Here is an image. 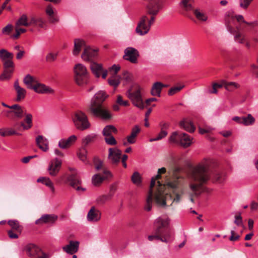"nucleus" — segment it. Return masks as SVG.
Masks as SVG:
<instances>
[{
  "mask_svg": "<svg viewBox=\"0 0 258 258\" xmlns=\"http://www.w3.org/2000/svg\"><path fill=\"white\" fill-rule=\"evenodd\" d=\"M132 182L138 186L141 183V177L137 172H135L132 176Z\"/></svg>",
  "mask_w": 258,
  "mask_h": 258,
  "instance_id": "864d4df0",
  "label": "nucleus"
},
{
  "mask_svg": "<svg viewBox=\"0 0 258 258\" xmlns=\"http://www.w3.org/2000/svg\"><path fill=\"white\" fill-rule=\"evenodd\" d=\"M96 138L95 135H88L82 139V146L86 147L89 144L93 143Z\"/></svg>",
  "mask_w": 258,
  "mask_h": 258,
  "instance_id": "8fccbe9b",
  "label": "nucleus"
},
{
  "mask_svg": "<svg viewBox=\"0 0 258 258\" xmlns=\"http://www.w3.org/2000/svg\"><path fill=\"white\" fill-rule=\"evenodd\" d=\"M240 86V85L236 82H227L225 80H222L219 84L215 83L213 84V90L211 93L214 94L217 93V89L222 87H224L226 90L232 92L235 89L239 88Z\"/></svg>",
  "mask_w": 258,
  "mask_h": 258,
  "instance_id": "9b49d317",
  "label": "nucleus"
},
{
  "mask_svg": "<svg viewBox=\"0 0 258 258\" xmlns=\"http://www.w3.org/2000/svg\"><path fill=\"white\" fill-rule=\"evenodd\" d=\"M184 87V86L182 85L180 86H175L172 87L168 91V94L170 96L173 95L176 93L179 92L182 88H183Z\"/></svg>",
  "mask_w": 258,
  "mask_h": 258,
  "instance_id": "4d7b16f0",
  "label": "nucleus"
},
{
  "mask_svg": "<svg viewBox=\"0 0 258 258\" xmlns=\"http://www.w3.org/2000/svg\"><path fill=\"white\" fill-rule=\"evenodd\" d=\"M126 95L135 106L142 109H144L146 106L150 105L151 102L157 100L156 98H151L147 99L144 103L142 98L141 89L140 88L136 89L133 92L128 90Z\"/></svg>",
  "mask_w": 258,
  "mask_h": 258,
  "instance_id": "423d86ee",
  "label": "nucleus"
},
{
  "mask_svg": "<svg viewBox=\"0 0 258 258\" xmlns=\"http://www.w3.org/2000/svg\"><path fill=\"white\" fill-rule=\"evenodd\" d=\"M180 127L184 129L186 131L192 133L195 130V126L192 122L188 119H183L179 122Z\"/></svg>",
  "mask_w": 258,
  "mask_h": 258,
  "instance_id": "e433bc0d",
  "label": "nucleus"
},
{
  "mask_svg": "<svg viewBox=\"0 0 258 258\" xmlns=\"http://www.w3.org/2000/svg\"><path fill=\"white\" fill-rule=\"evenodd\" d=\"M93 163L95 167L96 170L99 172V173H102L106 177L111 176L110 172L106 170L103 166L102 161H101L98 158H94L93 160Z\"/></svg>",
  "mask_w": 258,
  "mask_h": 258,
  "instance_id": "bb28decb",
  "label": "nucleus"
},
{
  "mask_svg": "<svg viewBox=\"0 0 258 258\" xmlns=\"http://www.w3.org/2000/svg\"><path fill=\"white\" fill-rule=\"evenodd\" d=\"M209 169L207 165L198 164L188 174L189 200L194 202V197H199L203 191L204 185L210 180Z\"/></svg>",
  "mask_w": 258,
  "mask_h": 258,
  "instance_id": "f03ea898",
  "label": "nucleus"
},
{
  "mask_svg": "<svg viewBox=\"0 0 258 258\" xmlns=\"http://www.w3.org/2000/svg\"><path fill=\"white\" fill-rule=\"evenodd\" d=\"M13 54L9 52L5 49L0 50V58L3 62L4 67H14V63L12 61Z\"/></svg>",
  "mask_w": 258,
  "mask_h": 258,
  "instance_id": "a211bd4d",
  "label": "nucleus"
},
{
  "mask_svg": "<svg viewBox=\"0 0 258 258\" xmlns=\"http://www.w3.org/2000/svg\"><path fill=\"white\" fill-rule=\"evenodd\" d=\"M148 238L150 241L157 239L167 243L172 241V234L166 227H158L155 230L154 234L148 236Z\"/></svg>",
  "mask_w": 258,
  "mask_h": 258,
  "instance_id": "1a4fd4ad",
  "label": "nucleus"
},
{
  "mask_svg": "<svg viewBox=\"0 0 258 258\" xmlns=\"http://www.w3.org/2000/svg\"><path fill=\"white\" fill-rule=\"evenodd\" d=\"M157 226H168L170 224V220L168 218H159L156 221Z\"/></svg>",
  "mask_w": 258,
  "mask_h": 258,
  "instance_id": "5fc2aeb1",
  "label": "nucleus"
},
{
  "mask_svg": "<svg viewBox=\"0 0 258 258\" xmlns=\"http://www.w3.org/2000/svg\"><path fill=\"white\" fill-rule=\"evenodd\" d=\"M9 225V226H19L20 223L17 220L2 221L0 222V225Z\"/></svg>",
  "mask_w": 258,
  "mask_h": 258,
  "instance_id": "13d9d810",
  "label": "nucleus"
},
{
  "mask_svg": "<svg viewBox=\"0 0 258 258\" xmlns=\"http://www.w3.org/2000/svg\"><path fill=\"white\" fill-rule=\"evenodd\" d=\"M69 170L71 172V174L68 176L67 178V182H68L72 187L76 188L77 190H82L84 191V188L79 186L76 187L77 185L81 183V181L77 176L75 169L72 168H69Z\"/></svg>",
  "mask_w": 258,
  "mask_h": 258,
  "instance_id": "dca6fc26",
  "label": "nucleus"
},
{
  "mask_svg": "<svg viewBox=\"0 0 258 258\" xmlns=\"http://www.w3.org/2000/svg\"><path fill=\"white\" fill-rule=\"evenodd\" d=\"M166 86L161 82H155L152 86L151 93L153 96H160L161 92L164 87Z\"/></svg>",
  "mask_w": 258,
  "mask_h": 258,
  "instance_id": "f704fd0d",
  "label": "nucleus"
},
{
  "mask_svg": "<svg viewBox=\"0 0 258 258\" xmlns=\"http://www.w3.org/2000/svg\"><path fill=\"white\" fill-rule=\"evenodd\" d=\"M251 68L252 73L258 78V66L252 64L251 65Z\"/></svg>",
  "mask_w": 258,
  "mask_h": 258,
  "instance_id": "774afa93",
  "label": "nucleus"
},
{
  "mask_svg": "<svg viewBox=\"0 0 258 258\" xmlns=\"http://www.w3.org/2000/svg\"><path fill=\"white\" fill-rule=\"evenodd\" d=\"M36 92L38 93L44 94V93H52L53 90L50 88L45 86L44 84L37 83L35 85L33 89Z\"/></svg>",
  "mask_w": 258,
  "mask_h": 258,
  "instance_id": "72a5a7b5",
  "label": "nucleus"
},
{
  "mask_svg": "<svg viewBox=\"0 0 258 258\" xmlns=\"http://www.w3.org/2000/svg\"><path fill=\"white\" fill-rule=\"evenodd\" d=\"M166 172L165 167L160 168L158 170L157 175L151 179L145 207L148 211L152 209L153 200L159 206L164 208L176 205L182 199L186 184L185 178L182 176H176L166 184H162L159 181H157L161 178V174Z\"/></svg>",
  "mask_w": 258,
  "mask_h": 258,
  "instance_id": "f257e3e1",
  "label": "nucleus"
},
{
  "mask_svg": "<svg viewBox=\"0 0 258 258\" xmlns=\"http://www.w3.org/2000/svg\"><path fill=\"white\" fill-rule=\"evenodd\" d=\"M30 25V18L28 20L25 15H22L16 23V26H29Z\"/></svg>",
  "mask_w": 258,
  "mask_h": 258,
  "instance_id": "49530a36",
  "label": "nucleus"
},
{
  "mask_svg": "<svg viewBox=\"0 0 258 258\" xmlns=\"http://www.w3.org/2000/svg\"><path fill=\"white\" fill-rule=\"evenodd\" d=\"M14 88L16 93V100L20 101L25 98L26 95V90L25 89L21 87L19 85L18 80H16L14 84Z\"/></svg>",
  "mask_w": 258,
  "mask_h": 258,
  "instance_id": "cd10ccee",
  "label": "nucleus"
},
{
  "mask_svg": "<svg viewBox=\"0 0 258 258\" xmlns=\"http://www.w3.org/2000/svg\"><path fill=\"white\" fill-rule=\"evenodd\" d=\"M116 103L118 105L124 106H127L130 105L128 101L127 100H123L122 97L121 95L117 96Z\"/></svg>",
  "mask_w": 258,
  "mask_h": 258,
  "instance_id": "bf43d9fd",
  "label": "nucleus"
},
{
  "mask_svg": "<svg viewBox=\"0 0 258 258\" xmlns=\"http://www.w3.org/2000/svg\"><path fill=\"white\" fill-rule=\"evenodd\" d=\"M16 129L12 127L3 128L0 129V135L2 137H6L12 135H20L18 132V126L14 125Z\"/></svg>",
  "mask_w": 258,
  "mask_h": 258,
  "instance_id": "c9c22d12",
  "label": "nucleus"
},
{
  "mask_svg": "<svg viewBox=\"0 0 258 258\" xmlns=\"http://www.w3.org/2000/svg\"><path fill=\"white\" fill-rule=\"evenodd\" d=\"M13 28L12 25L9 24L3 29L2 32L4 34H9L12 31Z\"/></svg>",
  "mask_w": 258,
  "mask_h": 258,
  "instance_id": "69168bd1",
  "label": "nucleus"
},
{
  "mask_svg": "<svg viewBox=\"0 0 258 258\" xmlns=\"http://www.w3.org/2000/svg\"><path fill=\"white\" fill-rule=\"evenodd\" d=\"M77 140V137L76 135H72L67 139H61L58 142V146L62 149H66L69 148Z\"/></svg>",
  "mask_w": 258,
  "mask_h": 258,
  "instance_id": "c85d7f7f",
  "label": "nucleus"
},
{
  "mask_svg": "<svg viewBox=\"0 0 258 258\" xmlns=\"http://www.w3.org/2000/svg\"><path fill=\"white\" fill-rule=\"evenodd\" d=\"M200 164H204L208 165L209 169L210 172V179L212 177V179L214 182L218 183H222L226 179V174L225 172L222 170H216L212 172L210 168V163L208 161H206L204 163H200Z\"/></svg>",
  "mask_w": 258,
  "mask_h": 258,
  "instance_id": "ddd939ff",
  "label": "nucleus"
},
{
  "mask_svg": "<svg viewBox=\"0 0 258 258\" xmlns=\"http://www.w3.org/2000/svg\"><path fill=\"white\" fill-rule=\"evenodd\" d=\"M87 46L85 42L80 39H75L74 40V47L73 50V54L77 56L81 52L82 48L84 49L85 47Z\"/></svg>",
  "mask_w": 258,
  "mask_h": 258,
  "instance_id": "7c9ffc66",
  "label": "nucleus"
},
{
  "mask_svg": "<svg viewBox=\"0 0 258 258\" xmlns=\"http://www.w3.org/2000/svg\"><path fill=\"white\" fill-rule=\"evenodd\" d=\"M139 56L138 51L133 47H127L124 50L123 58L132 63H136L137 62V58Z\"/></svg>",
  "mask_w": 258,
  "mask_h": 258,
  "instance_id": "f3484780",
  "label": "nucleus"
},
{
  "mask_svg": "<svg viewBox=\"0 0 258 258\" xmlns=\"http://www.w3.org/2000/svg\"><path fill=\"white\" fill-rule=\"evenodd\" d=\"M117 129L112 125H106L103 130V135L105 137L112 136V134H117Z\"/></svg>",
  "mask_w": 258,
  "mask_h": 258,
  "instance_id": "37998d69",
  "label": "nucleus"
},
{
  "mask_svg": "<svg viewBox=\"0 0 258 258\" xmlns=\"http://www.w3.org/2000/svg\"><path fill=\"white\" fill-rule=\"evenodd\" d=\"M253 0H239L240 6L243 8L246 9Z\"/></svg>",
  "mask_w": 258,
  "mask_h": 258,
  "instance_id": "0e129e2a",
  "label": "nucleus"
},
{
  "mask_svg": "<svg viewBox=\"0 0 258 258\" xmlns=\"http://www.w3.org/2000/svg\"><path fill=\"white\" fill-rule=\"evenodd\" d=\"M74 79L79 86L86 84L88 81L89 73L86 68L81 63L76 64L74 68Z\"/></svg>",
  "mask_w": 258,
  "mask_h": 258,
  "instance_id": "0eeeda50",
  "label": "nucleus"
},
{
  "mask_svg": "<svg viewBox=\"0 0 258 258\" xmlns=\"http://www.w3.org/2000/svg\"><path fill=\"white\" fill-rule=\"evenodd\" d=\"M37 182H42L46 186L49 187L51 190L54 192V187L53 186V184L51 180L48 177H41L37 179Z\"/></svg>",
  "mask_w": 258,
  "mask_h": 258,
  "instance_id": "de8ad7c7",
  "label": "nucleus"
},
{
  "mask_svg": "<svg viewBox=\"0 0 258 258\" xmlns=\"http://www.w3.org/2000/svg\"><path fill=\"white\" fill-rule=\"evenodd\" d=\"M24 115L25 116V121L26 124L23 121L20 123H16L15 126H18L17 128L18 131H21V127H22L24 130H28L32 126V115L30 113H24Z\"/></svg>",
  "mask_w": 258,
  "mask_h": 258,
  "instance_id": "b1692460",
  "label": "nucleus"
},
{
  "mask_svg": "<svg viewBox=\"0 0 258 258\" xmlns=\"http://www.w3.org/2000/svg\"><path fill=\"white\" fill-rule=\"evenodd\" d=\"M196 18L201 22H206L208 20V16L206 13L200 9L196 8L192 11Z\"/></svg>",
  "mask_w": 258,
  "mask_h": 258,
  "instance_id": "ea45409f",
  "label": "nucleus"
},
{
  "mask_svg": "<svg viewBox=\"0 0 258 258\" xmlns=\"http://www.w3.org/2000/svg\"><path fill=\"white\" fill-rule=\"evenodd\" d=\"M104 140L106 144L109 145H115L117 144L116 141L113 136L105 137Z\"/></svg>",
  "mask_w": 258,
  "mask_h": 258,
  "instance_id": "052dcab7",
  "label": "nucleus"
},
{
  "mask_svg": "<svg viewBox=\"0 0 258 258\" xmlns=\"http://www.w3.org/2000/svg\"><path fill=\"white\" fill-rule=\"evenodd\" d=\"M45 12L50 23H54L58 21V19L55 16L53 9L50 5H49L47 7Z\"/></svg>",
  "mask_w": 258,
  "mask_h": 258,
  "instance_id": "58836bf2",
  "label": "nucleus"
},
{
  "mask_svg": "<svg viewBox=\"0 0 258 258\" xmlns=\"http://www.w3.org/2000/svg\"><path fill=\"white\" fill-rule=\"evenodd\" d=\"M121 80V77L117 75H112V76L108 80L110 85L116 88L119 84Z\"/></svg>",
  "mask_w": 258,
  "mask_h": 258,
  "instance_id": "09e8293b",
  "label": "nucleus"
},
{
  "mask_svg": "<svg viewBox=\"0 0 258 258\" xmlns=\"http://www.w3.org/2000/svg\"><path fill=\"white\" fill-rule=\"evenodd\" d=\"M22 228L23 227H12L8 231L9 237L13 239L18 238L22 231Z\"/></svg>",
  "mask_w": 258,
  "mask_h": 258,
  "instance_id": "a19ab883",
  "label": "nucleus"
},
{
  "mask_svg": "<svg viewBox=\"0 0 258 258\" xmlns=\"http://www.w3.org/2000/svg\"><path fill=\"white\" fill-rule=\"evenodd\" d=\"M23 251L27 256L34 257H37L40 254L41 249L35 244L28 243L24 247Z\"/></svg>",
  "mask_w": 258,
  "mask_h": 258,
  "instance_id": "2eb2a0df",
  "label": "nucleus"
},
{
  "mask_svg": "<svg viewBox=\"0 0 258 258\" xmlns=\"http://www.w3.org/2000/svg\"><path fill=\"white\" fill-rule=\"evenodd\" d=\"M97 55V51L92 49L90 47L87 46L85 47L84 50L81 55V57L85 61H91L96 57Z\"/></svg>",
  "mask_w": 258,
  "mask_h": 258,
  "instance_id": "5701e85b",
  "label": "nucleus"
},
{
  "mask_svg": "<svg viewBox=\"0 0 258 258\" xmlns=\"http://www.w3.org/2000/svg\"><path fill=\"white\" fill-rule=\"evenodd\" d=\"M57 219V216L54 214H44L36 221L35 224L37 225L44 224H53Z\"/></svg>",
  "mask_w": 258,
  "mask_h": 258,
  "instance_id": "412c9836",
  "label": "nucleus"
},
{
  "mask_svg": "<svg viewBox=\"0 0 258 258\" xmlns=\"http://www.w3.org/2000/svg\"><path fill=\"white\" fill-rule=\"evenodd\" d=\"M79 242L77 241H70L69 244L63 246L62 249L66 252L73 254L77 252L79 249Z\"/></svg>",
  "mask_w": 258,
  "mask_h": 258,
  "instance_id": "c756f323",
  "label": "nucleus"
},
{
  "mask_svg": "<svg viewBox=\"0 0 258 258\" xmlns=\"http://www.w3.org/2000/svg\"><path fill=\"white\" fill-rule=\"evenodd\" d=\"M110 200L109 196L107 195H102L97 199V202L99 204H104L106 201Z\"/></svg>",
  "mask_w": 258,
  "mask_h": 258,
  "instance_id": "680f3d73",
  "label": "nucleus"
},
{
  "mask_svg": "<svg viewBox=\"0 0 258 258\" xmlns=\"http://www.w3.org/2000/svg\"><path fill=\"white\" fill-rule=\"evenodd\" d=\"M235 23V19L233 17H230L226 19V27L228 31L234 36V40L235 42L244 44L246 48H249L251 46H255L258 43V38L253 37L252 38L251 42H249L246 38V35L242 32L240 31L242 25L240 24L239 26H236L234 28L233 24Z\"/></svg>",
  "mask_w": 258,
  "mask_h": 258,
  "instance_id": "39448f33",
  "label": "nucleus"
},
{
  "mask_svg": "<svg viewBox=\"0 0 258 258\" xmlns=\"http://www.w3.org/2000/svg\"><path fill=\"white\" fill-rule=\"evenodd\" d=\"M73 121L75 127L81 131L89 129L91 126L87 115L81 110H77L74 113Z\"/></svg>",
  "mask_w": 258,
  "mask_h": 258,
  "instance_id": "6e6552de",
  "label": "nucleus"
},
{
  "mask_svg": "<svg viewBox=\"0 0 258 258\" xmlns=\"http://www.w3.org/2000/svg\"><path fill=\"white\" fill-rule=\"evenodd\" d=\"M108 177H106L104 174H102V173H98L95 174L92 177V183L95 186L99 185L105 178H107Z\"/></svg>",
  "mask_w": 258,
  "mask_h": 258,
  "instance_id": "79ce46f5",
  "label": "nucleus"
},
{
  "mask_svg": "<svg viewBox=\"0 0 258 258\" xmlns=\"http://www.w3.org/2000/svg\"><path fill=\"white\" fill-rule=\"evenodd\" d=\"M169 141L170 142L180 144L184 147L189 146L191 144L190 137L185 133H173L170 136Z\"/></svg>",
  "mask_w": 258,
  "mask_h": 258,
  "instance_id": "9d476101",
  "label": "nucleus"
},
{
  "mask_svg": "<svg viewBox=\"0 0 258 258\" xmlns=\"http://www.w3.org/2000/svg\"><path fill=\"white\" fill-rule=\"evenodd\" d=\"M140 131V128L138 125L135 126L132 129L131 135L126 137L127 142H124L123 144V145L126 146L128 144H133L135 143L136 141V138Z\"/></svg>",
  "mask_w": 258,
  "mask_h": 258,
  "instance_id": "393cba45",
  "label": "nucleus"
},
{
  "mask_svg": "<svg viewBox=\"0 0 258 258\" xmlns=\"http://www.w3.org/2000/svg\"><path fill=\"white\" fill-rule=\"evenodd\" d=\"M11 110L8 111V113H13L15 117L21 118L25 113L23 108L18 104H14L10 107Z\"/></svg>",
  "mask_w": 258,
  "mask_h": 258,
  "instance_id": "2f4dec72",
  "label": "nucleus"
},
{
  "mask_svg": "<svg viewBox=\"0 0 258 258\" xmlns=\"http://www.w3.org/2000/svg\"><path fill=\"white\" fill-rule=\"evenodd\" d=\"M180 6L183 10L182 14L192 20L193 17L190 13L191 11H193L195 9L194 8V0H181L180 2Z\"/></svg>",
  "mask_w": 258,
  "mask_h": 258,
  "instance_id": "4468645a",
  "label": "nucleus"
},
{
  "mask_svg": "<svg viewBox=\"0 0 258 258\" xmlns=\"http://www.w3.org/2000/svg\"><path fill=\"white\" fill-rule=\"evenodd\" d=\"M233 17L235 19V23L233 24V26L234 28H236V26H239L240 24L242 25V27H241L240 31L242 32V30L245 28V25L248 26L251 28H253L256 26H258V21H255L252 22H247L244 20V18L242 15H235V16H230L228 15L227 16L225 19V23L226 24V19L230 17Z\"/></svg>",
  "mask_w": 258,
  "mask_h": 258,
  "instance_id": "f8f14e48",
  "label": "nucleus"
},
{
  "mask_svg": "<svg viewBox=\"0 0 258 258\" xmlns=\"http://www.w3.org/2000/svg\"><path fill=\"white\" fill-rule=\"evenodd\" d=\"M61 166V161L58 158H54L49 163L48 171L49 174L52 176L57 175Z\"/></svg>",
  "mask_w": 258,
  "mask_h": 258,
  "instance_id": "aec40b11",
  "label": "nucleus"
},
{
  "mask_svg": "<svg viewBox=\"0 0 258 258\" xmlns=\"http://www.w3.org/2000/svg\"><path fill=\"white\" fill-rule=\"evenodd\" d=\"M255 118L251 114H248L246 116L243 117L242 124L245 126L252 125L255 122Z\"/></svg>",
  "mask_w": 258,
  "mask_h": 258,
  "instance_id": "603ef678",
  "label": "nucleus"
},
{
  "mask_svg": "<svg viewBox=\"0 0 258 258\" xmlns=\"http://www.w3.org/2000/svg\"><path fill=\"white\" fill-rule=\"evenodd\" d=\"M231 235L229 238L230 241H236L239 238L240 235L236 233L234 231H231Z\"/></svg>",
  "mask_w": 258,
  "mask_h": 258,
  "instance_id": "338daca9",
  "label": "nucleus"
},
{
  "mask_svg": "<svg viewBox=\"0 0 258 258\" xmlns=\"http://www.w3.org/2000/svg\"><path fill=\"white\" fill-rule=\"evenodd\" d=\"M163 8V4L160 1L150 3L146 7V15H143L138 24L136 32L140 35L148 33L156 20V17Z\"/></svg>",
  "mask_w": 258,
  "mask_h": 258,
  "instance_id": "7ed1b4c3",
  "label": "nucleus"
},
{
  "mask_svg": "<svg viewBox=\"0 0 258 258\" xmlns=\"http://www.w3.org/2000/svg\"><path fill=\"white\" fill-rule=\"evenodd\" d=\"M23 82L27 86L28 88L33 90L35 85L37 84L38 81L35 78L30 75H27L24 78Z\"/></svg>",
  "mask_w": 258,
  "mask_h": 258,
  "instance_id": "4c0bfd02",
  "label": "nucleus"
},
{
  "mask_svg": "<svg viewBox=\"0 0 258 258\" xmlns=\"http://www.w3.org/2000/svg\"><path fill=\"white\" fill-rule=\"evenodd\" d=\"M88 151L86 147L82 146V147L79 149L77 152V156L78 158L83 162L87 163V155Z\"/></svg>",
  "mask_w": 258,
  "mask_h": 258,
  "instance_id": "c03bdc74",
  "label": "nucleus"
},
{
  "mask_svg": "<svg viewBox=\"0 0 258 258\" xmlns=\"http://www.w3.org/2000/svg\"><path fill=\"white\" fill-rule=\"evenodd\" d=\"M121 151L117 148H109L108 160L113 165H117L121 159Z\"/></svg>",
  "mask_w": 258,
  "mask_h": 258,
  "instance_id": "6ab92c4d",
  "label": "nucleus"
},
{
  "mask_svg": "<svg viewBox=\"0 0 258 258\" xmlns=\"http://www.w3.org/2000/svg\"><path fill=\"white\" fill-rule=\"evenodd\" d=\"M93 74L97 78L100 77L101 75L103 79H105L107 75V71L104 69L101 64L92 62L90 66Z\"/></svg>",
  "mask_w": 258,
  "mask_h": 258,
  "instance_id": "4be33fe9",
  "label": "nucleus"
},
{
  "mask_svg": "<svg viewBox=\"0 0 258 258\" xmlns=\"http://www.w3.org/2000/svg\"><path fill=\"white\" fill-rule=\"evenodd\" d=\"M30 24L31 25L43 28L45 22L40 17H33L30 18Z\"/></svg>",
  "mask_w": 258,
  "mask_h": 258,
  "instance_id": "a18cd8bd",
  "label": "nucleus"
},
{
  "mask_svg": "<svg viewBox=\"0 0 258 258\" xmlns=\"http://www.w3.org/2000/svg\"><path fill=\"white\" fill-rule=\"evenodd\" d=\"M108 95L103 91H100L92 98L88 110L93 115L102 118L108 119L111 115L109 111L104 107L103 103Z\"/></svg>",
  "mask_w": 258,
  "mask_h": 258,
  "instance_id": "20e7f679",
  "label": "nucleus"
},
{
  "mask_svg": "<svg viewBox=\"0 0 258 258\" xmlns=\"http://www.w3.org/2000/svg\"><path fill=\"white\" fill-rule=\"evenodd\" d=\"M4 68L5 71L1 76V79L2 80H8L11 78L13 71V67H4Z\"/></svg>",
  "mask_w": 258,
  "mask_h": 258,
  "instance_id": "3c124183",
  "label": "nucleus"
},
{
  "mask_svg": "<svg viewBox=\"0 0 258 258\" xmlns=\"http://www.w3.org/2000/svg\"><path fill=\"white\" fill-rule=\"evenodd\" d=\"M57 55V53H49L46 56V60L48 62L53 61L56 59Z\"/></svg>",
  "mask_w": 258,
  "mask_h": 258,
  "instance_id": "e2e57ef3",
  "label": "nucleus"
},
{
  "mask_svg": "<svg viewBox=\"0 0 258 258\" xmlns=\"http://www.w3.org/2000/svg\"><path fill=\"white\" fill-rule=\"evenodd\" d=\"M100 211L94 207H92L88 213V220L89 221H97L100 219Z\"/></svg>",
  "mask_w": 258,
  "mask_h": 258,
  "instance_id": "473e14b6",
  "label": "nucleus"
},
{
  "mask_svg": "<svg viewBox=\"0 0 258 258\" xmlns=\"http://www.w3.org/2000/svg\"><path fill=\"white\" fill-rule=\"evenodd\" d=\"M36 144L40 149L44 152L47 151L49 149L48 140L42 135H39L36 137Z\"/></svg>",
  "mask_w": 258,
  "mask_h": 258,
  "instance_id": "a878e982",
  "label": "nucleus"
},
{
  "mask_svg": "<svg viewBox=\"0 0 258 258\" xmlns=\"http://www.w3.org/2000/svg\"><path fill=\"white\" fill-rule=\"evenodd\" d=\"M20 26H15L16 33L13 35L14 39H18L21 33H25L27 30L25 28H20Z\"/></svg>",
  "mask_w": 258,
  "mask_h": 258,
  "instance_id": "6e6d98bb",
  "label": "nucleus"
}]
</instances>
